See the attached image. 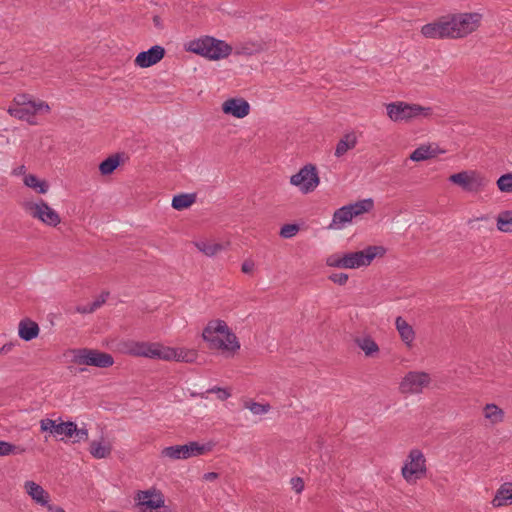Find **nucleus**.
Here are the masks:
<instances>
[{"instance_id":"6","label":"nucleus","mask_w":512,"mask_h":512,"mask_svg":"<svg viewBox=\"0 0 512 512\" xmlns=\"http://www.w3.org/2000/svg\"><path fill=\"white\" fill-rule=\"evenodd\" d=\"M426 459L419 449H412L402 467V476L408 483H415L426 474Z\"/></svg>"},{"instance_id":"36","label":"nucleus","mask_w":512,"mask_h":512,"mask_svg":"<svg viewBox=\"0 0 512 512\" xmlns=\"http://www.w3.org/2000/svg\"><path fill=\"white\" fill-rule=\"evenodd\" d=\"M24 183L26 186L36 189L41 194L48 191V184L45 181L39 180L35 175L29 174L25 176Z\"/></svg>"},{"instance_id":"7","label":"nucleus","mask_w":512,"mask_h":512,"mask_svg":"<svg viewBox=\"0 0 512 512\" xmlns=\"http://www.w3.org/2000/svg\"><path fill=\"white\" fill-rule=\"evenodd\" d=\"M317 169L312 164H307L298 173L290 177V183L299 188L303 194L313 192L319 185Z\"/></svg>"},{"instance_id":"4","label":"nucleus","mask_w":512,"mask_h":512,"mask_svg":"<svg viewBox=\"0 0 512 512\" xmlns=\"http://www.w3.org/2000/svg\"><path fill=\"white\" fill-rule=\"evenodd\" d=\"M72 363L76 365L108 368L114 364L111 354L90 348H78L72 350Z\"/></svg>"},{"instance_id":"14","label":"nucleus","mask_w":512,"mask_h":512,"mask_svg":"<svg viewBox=\"0 0 512 512\" xmlns=\"http://www.w3.org/2000/svg\"><path fill=\"white\" fill-rule=\"evenodd\" d=\"M40 429L42 432H48L55 436L64 435L71 438L76 431V423L72 421L56 423L55 420L44 418L40 420Z\"/></svg>"},{"instance_id":"51","label":"nucleus","mask_w":512,"mask_h":512,"mask_svg":"<svg viewBox=\"0 0 512 512\" xmlns=\"http://www.w3.org/2000/svg\"><path fill=\"white\" fill-rule=\"evenodd\" d=\"M76 310L81 314H89L96 311L94 307L91 305V303L88 305L78 306Z\"/></svg>"},{"instance_id":"25","label":"nucleus","mask_w":512,"mask_h":512,"mask_svg":"<svg viewBox=\"0 0 512 512\" xmlns=\"http://www.w3.org/2000/svg\"><path fill=\"white\" fill-rule=\"evenodd\" d=\"M395 325L402 341L407 345H410L415 338V332L412 326L408 324L401 316L396 318Z\"/></svg>"},{"instance_id":"46","label":"nucleus","mask_w":512,"mask_h":512,"mask_svg":"<svg viewBox=\"0 0 512 512\" xmlns=\"http://www.w3.org/2000/svg\"><path fill=\"white\" fill-rule=\"evenodd\" d=\"M207 392L208 393H216L217 398L222 401L226 400L227 398H229L231 396V393L227 389L220 388V387H213L211 389H208Z\"/></svg>"},{"instance_id":"20","label":"nucleus","mask_w":512,"mask_h":512,"mask_svg":"<svg viewBox=\"0 0 512 512\" xmlns=\"http://www.w3.org/2000/svg\"><path fill=\"white\" fill-rule=\"evenodd\" d=\"M409 103L393 102L386 105L388 117L395 122L409 120Z\"/></svg>"},{"instance_id":"48","label":"nucleus","mask_w":512,"mask_h":512,"mask_svg":"<svg viewBox=\"0 0 512 512\" xmlns=\"http://www.w3.org/2000/svg\"><path fill=\"white\" fill-rule=\"evenodd\" d=\"M291 484L296 493H301L304 489V482L300 477L292 478Z\"/></svg>"},{"instance_id":"40","label":"nucleus","mask_w":512,"mask_h":512,"mask_svg":"<svg viewBox=\"0 0 512 512\" xmlns=\"http://www.w3.org/2000/svg\"><path fill=\"white\" fill-rule=\"evenodd\" d=\"M497 186L502 192H512V173H507L500 176V178L497 180Z\"/></svg>"},{"instance_id":"3","label":"nucleus","mask_w":512,"mask_h":512,"mask_svg":"<svg viewBox=\"0 0 512 512\" xmlns=\"http://www.w3.org/2000/svg\"><path fill=\"white\" fill-rule=\"evenodd\" d=\"M373 207L374 202L371 198L342 206L334 212L329 228L342 229L346 224L350 223L354 217L369 212Z\"/></svg>"},{"instance_id":"15","label":"nucleus","mask_w":512,"mask_h":512,"mask_svg":"<svg viewBox=\"0 0 512 512\" xmlns=\"http://www.w3.org/2000/svg\"><path fill=\"white\" fill-rule=\"evenodd\" d=\"M449 180L468 192H478L482 187V179L474 172L468 173L467 171H462L452 174Z\"/></svg>"},{"instance_id":"31","label":"nucleus","mask_w":512,"mask_h":512,"mask_svg":"<svg viewBox=\"0 0 512 512\" xmlns=\"http://www.w3.org/2000/svg\"><path fill=\"white\" fill-rule=\"evenodd\" d=\"M120 164V156L114 154L103 160L99 165V170L102 175L112 174Z\"/></svg>"},{"instance_id":"53","label":"nucleus","mask_w":512,"mask_h":512,"mask_svg":"<svg viewBox=\"0 0 512 512\" xmlns=\"http://www.w3.org/2000/svg\"><path fill=\"white\" fill-rule=\"evenodd\" d=\"M203 478L206 481H212L218 478V474L216 472H208L204 474Z\"/></svg>"},{"instance_id":"5","label":"nucleus","mask_w":512,"mask_h":512,"mask_svg":"<svg viewBox=\"0 0 512 512\" xmlns=\"http://www.w3.org/2000/svg\"><path fill=\"white\" fill-rule=\"evenodd\" d=\"M214 447L211 442L200 444L196 441H191L185 445H174L165 447L161 455L172 460L188 459L191 457L201 456L210 452Z\"/></svg>"},{"instance_id":"47","label":"nucleus","mask_w":512,"mask_h":512,"mask_svg":"<svg viewBox=\"0 0 512 512\" xmlns=\"http://www.w3.org/2000/svg\"><path fill=\"white\" fill-rule=\"evenodd\" d=\"M75 440L74 442L86 441L88 439V431L85 428H78L76 426V431H74Z\"/></svg>"},{"instance_id":"19","label":"nucleus","mask_w":512,"mask_h":512,"mask_svg":"<svg viewBox=\"0 0 512 512\" xmlns=\"http://www.w3.org/2000/svg\"><path fill=\"white\" fill-rule=\"evenodd\" d=\"M165 55L162 46L155 45L147 51L140 52L135 58V64H157Z\"/></svg>"},{"instance_id":"32","label":"nucleus","mask_w":512,"mask_h":512,"mask_svg":"<svg viewBox=\"0 0 512 512\" xmlns=\"http://www.w3.org/2000/svg\"><path fill=\"white\" fill-rule=\"evenodd\" d=\"M173 357L172 360H176L179 362L193 363L196 361L198 354L195 350L190 349H173L172 348Z\"/></svg>"},{"instance_id":"49","label":"nucleus","mask_w":512,"mask_h":512,"mask_svg":"<svg viewBox=\"0 0 512 512\" xmlns=\"http://www.w3.org/2000/svg\"><path fill=\"white\" fill-rule=\"evenodd\" d=\"M255 267V263L251 259L245 260L241 265V271L245 274H250L253 272Z\"/></svg>"},{"instance_id":"18","label":"nucleus","mask_w":512,"mask_h":512,"mask_svg":"<svg viewBox=\"0 0 512 512\" xmlns=\"http://www.w3.org/2000/svg\"><path fill=\"white\" fill-rule=\"evenodd\" d=\"M137 499L139 505L145 506L151 510L161 508L165 503L163 494L155 490L140 491Z\"/></svg>"},{"instance_id":"1","label":"nucleus","mask_w":512,"mask_h":512,"mask_svg":"<svg viewBox=\"0 0 512 512\" xmlns=\"http://www.w3.org/2000/svg\"><path fill=\"white\" fill-rule=\"evenodd\" d=\"M202 337L208 343V348L211 350H223L234 353L240 349V343L236 335L223 320L209 321L202 332Z\"/></svg>"},{"instance_id":"29","label":"nucleus","mask_w":512,"mask_h":512,"mask_svg":"<svg viewBox=\"0 0 512 512\" xmlns=\"http://www.w3.org/2000/svg\"><path fill=\"white\" fill-rule=\"evenodd\" d=\"M91 455L97 459L106 458L111 454V446L100 441H92L89 449Z\"/></svg>"},{"instance_id":"38","label":"nucleus","mask_w":512,"mask_h":512,"mask_svg":"<svg viewBox=\"0 0 512 512\" xmlns=\"http://www.w3.org/2000/svg\"><path fill=\"white\" fill-rule=\"evenodd\" d=\"M26 451L24 447L14 445L10 442L0 440V456H8L11 454H22Z\"/></svg>"},{"instance_id":"33","label":"nucleus","mask_w":512,"mask_h":512,"mask_svg":"<svg viewBox=\"0 0 512 512\" xmlns=\"http://www.w3.org/2000/svg\"><path fill=\"white\" fill-rule=\"evenodd\" d=\"M205 43L206 41H204V36H201L185 42L183 47L186 52L194 53L203 57Z\"/></svg>"},{"instance_id":"23","label":"nucleus","mask_w":512,"mask_h":512,"mask_svg":"<svg viewBox=\"0 0 512 512\" xmlns=\"http://www.w3.org/2000/svg\"><path fill=\"white\" fill-rule=\"evenodd\" d=\"M18 334L22 340L30 341L38 336L39 326L29 318L22 319L18 326Z\"/></svg>"},{"instance_id":"30","label":"nucleus","mask_w":512,"mask_h":512,"mask_svg":"<svg viewBox=\"0 0 512 512\" xmlns=\"http://www.w3.org/2000/svg\"><path fill=\"white\" fill-rule=\"evenodd\" d=\"M484 415L493 424L500 423L504 419V411L495 404H486Z\"/></svg>"},{"instance_id":"13","label":"nucleus","mask_w":512,"mask_h":512,"mask_svg":"<svg viewBox=\"0 0 512 512\" xmlns=\"http://www.w3.org/2000/svg\"><path fill=\"white\" fill-rule=\"evenodd\" d=\"M29 212L33 218H37L47 225L55 227L60 223L58 213L43 200L30 204Z\"/></svg>"},{"instance_id":"35","label":"nucleus","mask_w":512,"mask_h":512,"mask_svg":"<svg viewBox=\"0 0 512 512\" xmlns=\"http://www.w3.org/2000/svg\"><path fill=\"white\" fill-rule=\"evenodd\" d=\"M409 120L417 117L428 118L432 116L433 109L431 107H424L419 104H409Z\"/></svg>"},{"instance_id":"34","label":"nucleus","mask_w":512,"mask_h":512,"mask_svg":"<svg viewBox=\"0 0 512 512\" xmlns=\"http://www.w3.org/2000/svg\"><path fill=\"white\" fill-rule=\"evenodd\" d=\"M196 247L199 249V251L209 257L216 255L218 252L224 249L222 244L207 241L197 242Z\"/></svg>"},{"instance_id":"42","label":"nucleus","mask_w":512,"mask_h":512,"mask_svg":"<svg viewBox=\"0 0 512 512\" xmlns=\"http://www.w3.org/2000/svg\"><path fill=\"white\" fill-rule=\"evenodd\" d=\"M345 254H333L327 258V265L330 267L346 269Z\"/></svg>"},{"instance_id":"27","label":"nucleus","mask_w":512,"mask_h":512,"mask_svg":"<svg viewBox=\"0 0 512 512\" xmlns=\"http://www.w3.org/2000/svg\"><path fill=\"white\" fill-rule=\"evenodd\" d=\"M196 201L195 194H179L175 195L172 199V207L175 210L181 211L189 208Z\"/></svg>"},{"instance_id":"41","label":"nucleus","mask_w":512,"mask_h":512,"mask_svg":"<svg viewBox=\"0 0 512 512\" xmlns=\"http://www.w3.org/2000/svg\"><path fill=\"white\" fill-rule=\"evenodd\" d=\"M245 407L248 408L255 415L265 414L271 408L269 404H261L258 402H248L246 403Z\"/></svg>"},{"instance_id":"9","label":"nucleus","mask_w":512,"mask_h":512,"mask_svg":"<svg viewBox=\"0 0 512 512\" xmlns=\"http://www.w3.org/2000/svg\"><path fill=\"white\" fill-rule=\"evenodd\" d=\"M134 356L148 357L152 359L172 360V348L165 347L159 343L136 342L130 348Z\"/></svg>"},{"instance_id":"54","label":"nucleus","mask_w":512,"mask_h":512,"mask_svg":"<svg viewBox=\"0 0 512 512\" xmlns=\"http://www.w3.org/2000/svg\"><path fill=\"white\" fill-rule=\"evenodd\" d=\"M48 509L53 511V512H65V510L61 507H54V506H51V505H47Z\"/></svg>"},{"instance_id":"2","label":"nucleus","mask_w":512,"mask_h":512,"mask_svg":"<svg viewBox=\"0 0 512 512\" xmlns=\"http://www.w3.org/2000/svg\"><path fill=\"white\" fill-rule=\"evenodd\" d=\"M451 39H463L476 32L482 25L483 14L474 12L448 13Z\"/></svg>"},{"instance_id":"45","label":"nucleus","mask_w":512,"mask_h":512,"mask_svg":"<svg viewBox=\"0 0 512 512\" xmlns=\"http://www.w3.org/2000/svg\"><path fill=\"white\" fill-rule=\"evenodd\" d=\"M348 274L340 272V273H332L329 276V280H331L333 283H336L338 285H344L348 281Z\"/></svg>"},{"instance_id":"21","label":"nucleus","mask_w":512,"mask_h":512,"mask_svg":"<svg viewBox=\"0 0 512 512\" xmlns=\"http://www.w3.org/2000/svg\"><path fill=\"white\" fill-rule=\"evenodd\" d=\"M25 490L27 494L38 504L42 506H47L49 503V494L46 492L42 486L35 483L34 481H26L25 482Z\"/></svg>"},{"instance_id":"17","label":"nucleus","mask_w":512,"mask_h":512,"mask_svg":"<svg viewBox=\"0 0 512 512\" xmlns=\"http://www.w3.org/2000/svg\"><path fill=\"white\" fill-rule=\"evenodd\" d=\"M224 114L232 115L236 118H244L250 112L249 103L243 98H230L222 104Z\"/></svg>"},{"instance_id":"43","label":"nucleus","mask_w":512,"mask_h":512,"mask_svg":"<svg viewBox=\"0 0 512 512\" xmlns=\"http://www.w3.org/2000/svg\"><path fill=\"white\" fill-rule=\"evenodd\" d=\"M299 225L297 224H285L281 227L280 236L285 239L294 237L299 231Z\"/></svg>"},{"instance_id":"52","label":"nucleus","mask_w":512,"mask_h":512,"mask_svg":"<svg viewBox=\"0 0 512 512\" xmlns=\"http://www.w3.org/2000/svg\"><path fill=\"white\" fill-rule=\"evenodd\" d=\"M13 344L12 343H7V344H4L1 348H0V354H6L8 352H10L13 348Z\"/></svg>"},{"instance_id":"39","label":"nucleus","mask_w":512,"mask_h":512,"mask_svg":"<svg viewBox=\"0 0 512 512\" xmlns=\"http://www.w3.org/2000/svg\"><path fill=\"white\" fill-rule=\"evenodd\" d=\"M433 156H434V154L431 151L430 146H420L419 148L415 149L411 153L410 159L413 161L419 162V161L429 159Z\"/></svg>"},{"instance_id":"10","label":"nucleus","mask_w":512,"mask_h":512,"mask_svg":"<svg viewBox=\"0 0 512 512\" xmlns=\"http://www.w3.org/2000/svg\"><path fill=\"white\" fill-rule=\"evenodd\" d=\"M431 377L423 371H410L402 379L399 390L403 394H418L428 387Z\"/></svg>"},{"instance_id":"11","label":"nucleus","mask_w":512,"mask_h":512,"mask_svg":"<svg viewBox=\"0 0 512 512\" xmlns=\"http://www.w3.org/2000/svg\"><path fill=\"white\" fill-rule=\"evenodd\" d=\"M205 49L203 57L210 61H219L227 58L233 52V47L223 40L204 35Z\"/></svg>"},{"instance_id":"12","label":"nucleus","mask_w":512,"mask_h":512,"mask_svg":"<svg viewBox=\"0 0 512 512\" xmlns=\"http://www.w3.org/2000/svg\"><path fill=\"white\" fill-rule=\"evenodd\" d=\"M421 34L428 39H451L447 14L422 26Z\"/></svg>"},{"instance_id":"37","label":"nucleus","mask_w":512,"mask_h":512,"mask_svg":"<svg viewBox=\"0 0 512 512\" xmlns=\"http://www.w3.org/2000/svg\"><path fill=\"white\" fill-rule=\"evenodd\" d=\"M512 225V210L501 212L497 217V228L502 232H510Z\"/></svg>"},{"instance_id":"8","label":"nucleus","mask_w":512,"mask_h":512,"mask_svg":"<svg viewBox=\"0 0 512 512\" xmlns=\"http://www.w3.org/2000/svg\"><path fill=\"white\" fill-rule=\"evenodd\" d=\"M386 250L382 246H368L364 250L345 253L346 269L368 266L377 256H383Z\"/></svg>"},{"instance_id":"50","label":"nucleus","mask_w":512,"mask_h":512,"mask_svg":"<svg viewBox=\"0 0 512 512\" xmlns=\"http://www.w3.org/2000/svg\"><path fill=\"white\" fill-rule=\"evenodd\" d=\"M109 296V292H102L101 295L91 303L95 310L100 308L105 302L107 297Z\"/></svg>"},{"instance_id":"26","label":"nucleus","mask_w":512,"mask_h":512,"mask_svg":"<svg viewBox=\"0 0 512 512\" xmlns=\"http://www.w3.org/2000/svg\"><path fill=\"white\" fill-rule=\"evenodd\" d=\"M512 504V483H505L497 490L492 504L494 507H500L507 503Z\"/></svg>"},{"instance_id":"28","label":"nucleus","mask_w":512,"mask_h":512,"mask_svg":"<svg viewBox=\"0 0 512 512\" xmlns=\"http://www.w3.org/2000/svg\"><path fill=\"white\" fill-rule=\"evenodd\" d=\"M355 343L365 352L366 356H372L379 351L377 343L369 336L363 338L358 337L355 339Z\"/></svg>"},{"instance_id":"44","label":"nucleus","mask_w":512,"mask_h":512,"mask_svg":"<svg viewBox=\"0 0 512 512\" xmlns=\"http://www.w3.org/2000/svg\"><path fill=\"white\" fill-rule=\"evenodd\" d=\"M14 103H15V106H20V105H26L27 106L29 104H33V103H37V102L32 100L30 95L19 94V95H17L14 98Z\"/></svg>"},{"instance_id":"16","label":"nucleus","mask_w":512,"mask_h":512,"mask_svg":"<svg viewBox=\"0 0 512 512\" xmlns=\"http://www.w3.org/2000/svg\"><path fill=\"white\" fill-rule=\"evenodd\" d=\"M45 109V111H49L50 107L47 103L43 101H39L37 103L29 104V105H20L10 107L8 112L11 116L18 118L20 120H26L30 122V119L35 116L38 111Z\"/></svg>"},{"instance_id":"22","label":"nucleus","mask_w":512,"mask_h":512,"mask_svg":"<svg viewBox=\"0 0 512 512\" xmlns=\"http://www.w3.org/2000/svg\"><path fill=\"white\" fill-rule=\"evenodd\" d=\"M265 51V44L261 41H246L238 44L233 52L239 56H252Z\"/></svg>"},{"instance_id":"24","label":"nucleus","mask_w":512,"mask_h":512,"mask_svg":"<svg viewBox=\"0 0 512 512\" xmlns=\"http://www.w3.org/2000/svg\"><path fill=\"white\" fill-rule=\"evenodd\" d=\"M357 144V136L354 132H349L343 135L338 141L335 149V156L342 157L349 150L355 148Z\"/></svg>"}]
</instances>
